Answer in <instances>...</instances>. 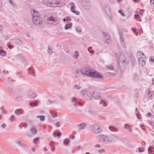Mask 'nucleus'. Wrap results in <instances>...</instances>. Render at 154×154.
Listing matches in <instances>:
<instances>
[{"mask_svg":"<svg viewBox=\"0 0 154 154\" xmlns=\"http://www.w3.org/2000/svg\"><path fill=\"white\" fill-rule=\"evenodd\" d=\"M0 54L1 56H5V51L3 50H0Z\"/></svg>","mask_w":154,"mask_h":154,"instance_id":"a878e982","label":"nucleus"},{"mask_svg":"<svg viewBox=\"0 0 154 154\" xmlns=\"http://www.w3.org/2000/svg\"><path fill=\"white\" fill-rule=\"evenodd\" d=\"M76 30L77 31V32H82L81 29L78 28H76Z\"/></svg>","mask_w":154,"mask_h":154,"instance_id":"ea45409f","label":"nucleus"},{"mask_svg":"<svg viewBox=\"0 0 154 154\" xmlns=\"http://www.w3.org/2000/svg\"><path fill=\"white\" fill-rule=\"evenodd\" d=\"M135 113L136 115H137L139 113V111L137 108H136V109Z\"/></svg>","mask_w":154,"mask_h":154,"instance_id":"37998d69","label":"nucleus"},{"mask_svg":"<svg viewBox=\"0 0 154 154\" xmlns=\"http://www.w3.org/2000/svg\"><path fill=\"white\" fill-rule=\"evenodd\" d=\"M90 128L92 132L96 134L99 133L101 131V129L100 126L96 125H91Z\"/></svg>","mask_w":154,"mask_h":154,"instance_id":"20e7f679","label":"nucleus"},{"mask_svg":"<svg viewBox=\"0 0 154 154\" xmlns=\"http://www.w3.org/2000/svg\"><path fill=\"white\" fill-rule=\"evenodd\" d=\"M109 136L104 135H101L99 137V140L100 143L105 144L110 143Z\"/></svg>","mask_w":154,"mask_h":154,"instance_id":"7ed1b4c3","label":"nucleus"},{"mask_svg":"<svg viewBox=\"0 0 154 154\" xmlns=\"http://www.w3.org/2000/svg\"><path fill=\"white\" fill-rule=\"evenodd\" d=\"M80 147L79 146H78V147H76V146H74L73 147V149L74 150H76L79 147Z\"/></svg>","mask_w":154,"mask_h":154,"instance_id":"338daca9","label":"nucleus"},{"mask_svg":"<svg viewBox=\"0 0 154 154\" xmlns=\"http://www.w3.org/2000/svg\"><path fill=\"white\" fill-rule=\"evenodd\" d=\"M152 150H151V149L150 148H148V153L149 154H150L152 153Z\"/></svg>","mask_w":154,"mask_h":154,"instance_id":"a18cd8bd","label":"nucleus"},{"mask_svg":"<svg viewBox=\"0 0 154 154\" xmlns=\"http://www.w3.org/2000/svg\"><path fill=\"white\" fill-rule=\"evenodd\" d=\"M150 60L152 62L154 63V58L153 57H151Z\"/></svg>","mask_w":154,"mask_h":154,"instance_id":"680f3d73","label":"nucleus"},{"mask_svg":"<svg viewBox=\"0 0 154 154\" xmlns=\"http://www.w3.org/2000/svg\"><path fill=\"white\" fill-rule=\"evenodd\" d=\"M8 91L9 92H12V89L10 87L8 88Z\"/></svg>","mask_w":154,"mask_h":154,"instance_id":"79ce46f5","label":"nucleus"},{"mask_svg":"<svg viewBox=\"0 0 154 154\" xmlns=\"http://www.w3.org/2000/svg\"><path fill=\"white\" fill-rule=\"evenodd\" d=\"M8 47L10 49H11L12 48L13 46L11 44H9L8 45Z\"/></svg>","mask_w":154,"mask_h":154,"instance_id":"09e8293b","label":"nucleus"},{"mask_svg":"<svg viewBox=\"0 0 154 154\" xmlns=\"http://www.w3.org/2000/svg\"><path fill=\"white\" fill-rule=\"evenodd\" d=\"M36 117V118H39L40 120L42 121H43L45 120V116H38Z\"/></svg>","mask_w":154,"mask_h":154,"instance_id":"b1692460","label":"nucleus"},{"mask_svg":"<svg viewBox=\"0 0 154 154\" xmlns=\"http://www.w3.org/2000/svg\"><path fill=\"white\" fill-rule=\"evenodd\" d=\"M92 97L94 99L97 100H100L102 97L100 93L97 91H95L94 92L92 95Z\"/></svg>","mask_w":154,"mask_h":154,"instance_id":"0eeeda50","label":"nucleus"},{"mask_svg":"<svg viewBox=\"0 0 154 154\" xmlns=\"http://www.w3.org/2000/svg\"><path fill=\"white\" fill-rule=\"evenodd\" d=\"M107 68L109 69L110 70H112L113 69V66L112 65H107L106 66Z\"/></svg>","mask_w":154,"mask_h":154,"instance_id":"f704fd0d","label":"nucleus"},{"mask_svg":"<svg viewBox=\"0 0 154 154\" xmlns=\"http://www.w3.org/2000/svg\"><path fill=\"white\" fill-rule=\"evenodd\" d=\"M45 22L51 24H57L58 23L57 17H54L50 14H47L44 17Z\"/></svg>","mask_w":154,"mask_h":154,"instance_id":"f03ea898","label":"nucleus"},{"mask_svg":"<svg viewBox=\"0 0 154 154\" xmlns=\"http://www.w3.org/2000/svg\"><path fill=\"white\" fill-rule=\"evenodd\" d=\"M72 100L73 102H77L78 101L77 98H73L72 99Z\"/></svg>","mask_w":154,"mask_h":154,"instance_id":"8fccbe9b","label":"nucleus"},{"mask_svg":"<svg viewBox=\"0 0 154 154\" xmlns=\"http://www.w3.org/2000/svg\"><path fill=\"white\" fill-rule=\"evenodd\" d=\"M51 4L53 5H55L56 6H51L52 7H59L62 6V3L60 2L59 0H57L55 2L54 1L53 2H51Z\"/></svg>","mask_w":154,"mask_h":154,"instance_id":"dca6fc26","label":"nucleus"},{"mask_svg":"<svg viewBox=\"0 0 154 154\" xmlns=\"http://www.w3.org/2000/svg\"><path fill=\"white\" fill-rule=\"evenodd\" d=\"M49 0H43L42 3L44 5H46L47 6H56V5H53L51 4V2H48Z\"/></svg>","mask_w":154,"mask_h":154,"instance_id":"a211bd4d","label":"nucleus"},{"mask_svg":"<svg viewBox=\"0 0 154 154\" xmlns=\"http://www.w3.org/2000/svg\"><path fill=\"white\" fill-rule=\"evenodd\" d=\"M13 41V42L16 43L17 45H21L23 43V42L21 40L18 39L16 37L14 38Z\"/></svg>","mask_w":154,"mask_h":154,"instance_id":"2eb2a0df","label":"nucleus"},{"mask_svg":"<svg viewBox=\"0 0 154 154\" xmlns=\"http://www.w3.org/2000/svg\"><path fill=\"white\" fill-rule=\"evenodd\" d=\"M15 113L16 114H20L22 113V112L20 110L17 109L15 110Z\"/></svg>","mask_w":154,"mask_h":154,"instance_id":"bb28decb","label":"nucleus"},{"mask_svg":"<svg viewBox=\"0 0 154 154\" xmlns=\"http://www.w3.org/2000/svg\"><path fill=\"white\" fill-rule=\"evenodd\" d=\"M139 151L140 152H141L143 151V149L141 147H140L139 148Z\"/></svg>","mask_w":154,"mask_h":154,"instance_id":"a19ab883","label":"nucleus"},{"mask_svg":"<svg viewBox=\"0 0 154 154\" xmlns=\"http://www.w3.org/2000/svg\"><path fill=\"white\" fill-rule=\"evenodd\" d=\"M141 16L138 14H135L134 15V17L137 19H138Z\"/></svg>","mask_w":154,"mask_h":154,"instance_id":"e433bc0d","label":"nucleus"},{"mask_svg":"<svg viewBox=\"0 0 154 154\" xmlns=\"http://www.w3.org/2000/svg\"><path fill=\"white\" fill-rule=\"evenodd\" d=\"M150 2L151 4L154 5V0H151Z\"/></svg>","mask_w":154,"mask_h":154,"instance_id":"bf43d9fd","label":"nucleus"},{"mask_svg":"<svg viewBox=\"0 0 154 154\" xmlns=\"http://www.w3.org/2000/svg\"><path fill=\"white\" fill-rule=\"evenodd\" d=\"M102 33L105 39V43L107 44H109L111 42V39L109 36L106 33L103 32Z\"/></svg>","mask_w":154,"mask_h":154,"instance_id":"9b49d317","label":"nucleus"},{"mask_svg":"<svg viewBox=\"0 0 154 154\" xmlns=\"http://www.w3.org/2000/svg\"><path fill=\"white\" fill-rule=\"evenodd\" d=\"M60 123L59 122H56V126L57 127H58L60 126Z\"/></svg>","mask_w":154,"mask_h":154,"instance_id":"864d4df0","label":"nucleus"},{"mask_svg":"<svg viewBox=\"0 0 154 154\" xmlns=\"http://www.w3.org/2000/svg\"><path fill=\"white\" fill-rule=\"evenodd\" d=\"M27 96L29 98L34 99L36 97V95L32 91H30L27 93Z\"/></svg>","mask_w":154,"mask_h":154,"instance_id":"f8f14e48","label":"nucleus"},{"mask_svg":"<svg viewBox=\"0 0 154 154\" xmlns=\"http://www.w3.org/2000/svg\"><path fill=\"white\" fill-rule=\"evenodd\" d=\"M74 88L75 89H77L78 90L80 88V87L78 86L77 85H74Z\"/></svg>","mask_w":154,"mask_h":154,"instance_id":"4c0bfd02","label":"nucleus"},{"mask_svg":"<svg viewBox=\"0 0 154 154\" xmlns=\"http://www.w3.org/2000/svg\"><path fill=\"white\" fill-rule=\"evenodd\" d=\"M71 20V17H66L63 19L64 21H69Z\"/></svg>","mask_w":154,"mask_h":154,"instance_id":"72a5a7b5","label":"nucleus"},{"mask_svg":"<svg viewBox=\"0 0 154 154\" xmlns=\"http://www.w3.org/2000/svg\"><path fill=\"white\" fill-rule=\"evenodd\" d=\"M38 103V102L37 101H35L34 103L31 102L30 103V105L31 106L33 107L35 105H37Z\"/></svg>","mask_w":154,"mask_h":154,"instance_id":"cd10ccee","label":"nucleus"},{"mask_svg":"<svg viewBox=\"0 0 154 154\" xmlns=\"http://www.w3.org/2000/svg\"><path fill=\"white\" fill-rule=\"evenodd\" d=\"M84 8L87 10L91 8V5L90 3L89 2L88 0H87L85 2L82 4Z\"/></svg>","mask_w":154,"mask_h":154,"instance_id":"ddd939ff","label":"nucleus"},{"mask_svg":"<svg viewBox=\"0 0 154 154\" xmlns=\"http://www.w3.org/2000/svg\"><path fill=\"white\" fill-rule=\"evenodd\" d=\"M138 78L139 77L137 75H133V79L134 80H138Z\"/></svg>","mask_w":154,"mask_h":154,"instance_id":"c9c22d12","label":"nucleus"},{"mask_svg":"<svg viewBox=\"0 0 154 154\" xmlns=\"http://www.w3.org/2000/svg\"><path fill=\"white\" fill-rule=\"evenodd\" d=\"M9 2L10 3H11L12 5H13L14 6V4L13 3L12 0H9Z\"/></svg>","mask_w":154,"mask_h":154,"instance_id":"c03bdc74","label":"nucleus"},{"mask_svg":"<svg viewBox=\"0 0 154 154\" xmlns=\"http://www.w3.org/2000/svg\"><path fill=\"white\" fill-rule=\"evenodd\" d=\"M137 30V29L135 28H134L132 29V31L133 32H135Z\"/></svg>","mask_w":154,"mask_h":154,"instance_id":"774afa93","label":"nucleus"},{"mask_svg":"<svg viewBox=\"0 0 154 154\" xmlns=\"http://www.w3.org/2000/svg\"><path fill=\"white\" fill-rule=\"evenodd\" d=\"M115 128L113 126H110L109 127V129L110 130L112 131L113 129H115Z\"/></svg>","mask_w":154,"mask_h":154,"instance_id":"58836bf2","label":"nucleus"},{"mask_svg":"<svg viewBox=\"0 0 154 154\" xmlns=\"http://www.w3.org/2000/svg\"><path fill=\"white\" fill-rule=\"evenodd\" d=\"M107 10H108V11H109V8L107 7H106L105 8V11L106 12V13H107Z\"/></svg>","mask_w":154,"mask_h":154,"instance_id":"69168bd1","label":"nucleus"},{"mask_svg":"<svg viewBox=\"0 0 154 154\" xmlns=\"http://www.w3.org/2000/svg\"><path fill=\"white\" fill-rule=\"evenodd\" d=\"M31 14L32 17V19L34 17L35 18L37 17L40 16L39 14L38 13L37 11L35 10L32 11H31Z\"/></svg>","mask_w":154,"mask_h":154,"instance_id":"f3484780","label":"nucleus"},{"mask_svg":"<svg viewBox=\"0 0 154 154\" xmlns=\"http://www.w3.org/2000/svg\"><path fill=\"white\" fill-rule=\"evenodd\" d=\"M126 63H122V62H119L118 64V66L120 69V70L123 71L125 69L126 66Z\"/></svg>","mask_w":154,"mask_h":154,"instance_id":"4468645a","label":"nucleus"},{"mask_svg":"<svg viewBox=\"0 0 154 154\" xmlns=\"http://www.w3.org/2000/svg\"><path fill=\"white\" fill-rule=\"evenodd\" d=\"M80 72L82 74L88 76L96 78H98L102 79H103V77L100 74L96 71H92L89 68H85L82 69L80 70Z\"/></svg>","mask_w":154,"mask_h":154,"instance_id":"f257e3e1","label":"nucleus"},{"mask_svg":"<svg viewBox=\"0 0 154 154\" xmlns=\"http://www.w3.org/2000/svg\"><path fill=\"white\" fill-rule=\"evenodd\" d=\"M69 139H67L65 140L64 141L63 143L65 145H66L69 142Z\"/></svg>","mask_w":154,"mask_h":154,"instance_id":"c756f323","label":"nucleus"},{"mask_svg":"<svg viewBox=\"0 0 154 154\" xmlns=\"http://www.w3.org/2000/svg\"><path fill=\"white\" fill-rule=\"evenodd\" d=\"M119 62H122V63H128L127 59L126 57L123 54H120L119 56Z\"/></svg>","mask_w":154,"mask_h":154,"instance_id":"6e6552de","label":"nucleus"},{"mask_svg":"<svg viewBox=\"0 0 154 154\" xmlns=\"http://www.w3.org/2000/svg\"><path fill=\"white\" fill-rule=\"evenodd\" d=\"M143 11L142 10H140V11H139L137 13L139 14H142V15H143Z\"/></svg>","mask_w":154,"mask_h":154,"instance_id":"4d7b16f0","label":"nucleus"},{"mask_svg":"<svg viewBox=\"0 0 154 154\" xmlns=\"http://www.w3.org/2000/svg\"><path fill=\"white\" fill-rule=\"evenodd\" d=\"M30 131L31 133L33 135H35L36 134L37 132L36 127L35 126H32L30 129Z\"/></svg>","mask_w":154,"mask_h":154,"instance_id":"aec40b11","label":"nucleus"},{"mask_svg":"<svg viewBox=\"0 0 154 154\" xmlns=\"http://www.w3.org/2000/svg\"><path fill=\"white\" fill-rule=\"evenodd\" d=\"M79 55V52L77 51H75L73 54V57L75 58V59H77L78 58Z\"/></svg>","mask_w":154,"mask_h":154,"instance_id":"5701e85b","label":"nucleus"},{"mask_svg":"<svg viewBox=\"0 0 154 154\" xmlns=\"http://www.w3.org/2000/svg\"><path fill=\"white\" fill-rule=\"evenodd\" d=\"M105 152V151L103 149H102V150H98V152L100 153H101V152Z\"/></svg>","mask_w":154,"mask_h":154,"instance_id":"6e6d98bb","label":"nucleus"},{"mask_svg":"<svg viewBox=\"0 0 154 154\" xmlns=\"http://www.w3.org/2000/svg\"><path fill=\"white\" fill-rule=\"evenodd\" d=\"M138 57V61L140 64L142 66H144L146 65V58L145 55L143 53L142 54V55L140 56L139 55Z\"/></svg>","mask_w":154,"mask_h":154,"instance_id":"39448f33","label":"nucleus"},{"mask_svg":"<svg viewBox=\"0 0 154 154\" xmlns=\"http://www.w3.org/2000/svg\"><path fill=\"white\" fill-rule=\"evenodd\" d=\"M120 43L122 45V46L124 48H125V42L124 41L122 40V41H120Z\"/></svg>","mask_w":154,"mask_h":154,"instance_id":"c85d7f7f","label":"nucleus"},{"mask_svg":"<svg viewBox=\"0 0 154 154\" xmlns=\"http://www.w3.org/2000/svg\"><path fill=\"white\" fill-rule=\"evenodd\" d=\"M15 118L14 116L13 115H12L11 116V119L12 122H13V120Z\"/></svg>","mask_w":154,"mask_h":154,"instance_id":"3c124183","label":"nucleus"},{"mask_svg":"<svg viewBox=\"0 0 154 154\" xmlns=\"http://www.w3.org/2000/svg\"><path fill=\"white\" fill-rule=\"evenodd\" d=\"M90 53L91 54V55L93 54L94 53V51L91 50L90 51Z\"/></svg>","mask_w":154,"mask_h":154,"instance_id":"0e129e2a","label":"nucleus"},{"mask_svg":"<svg viewBox=\"0 0 154 154\" xmlns=\"http://www.w3.org/2000/svg\"><path fill=\"white\" fill-rule=\"evenodd\" d=\"M29 73L30 74L32 75L34 73V72L32 70L30 69L29 70Z\"/></svg>","mask_w":154,"mask_h":154,"instance_id":"603ef678","label":"nucleus"},{"mask_svg":"<svg viewBox=\"0 0 154 154\" xmlns=\"http://www.w3.org/2000/svg\"><path fill=\"white\" fill-rule=\"evenodd\" d=\"M70 5L71 6L70 8L71 11L77 15H79V12L78 11H75L74 10L75 8L74 3L73 2H71L70 3Z\"/></svg>","mask_w":154,"mask_h":154,"instance_id":"9d476101","label":"nucleus"},{"mask_svg":"<svg viewBox=\"0 0 154 154\" xmlns=\"http://www.w3.org/2000/svg\"><path fill=\"white\" fill-rule=\"evenodd\" d=\"M2 126L3 128H4L6 127V125L5 123H3L2 125Z\"/></svg>","mask_w":154,"mask_h":154,"instance_id":"5fc2aeb1","label":"nucleus"},{"mask_svg":"<svg viewBox=\"0 0 154 154\" xmlns=\"http://www.w3.org/2000/svg\"><path fill=\"white\" fill-rule=\"evenodd\" d=\"M31 150L33 152H35V150H36V149L35 147H33V148H32L31 149Z\"/></svg>","mask_w":154,"mask_h":154,"instance_id":"e2e57ef3","label":"nucleus"},{"mask_svg":"<svg viewBox=\"0 0 154 154\" xmlns=\"http://www.w3.org/2000/svg\"><path fill=\"white\" fill-rule=\"evenodd\" d=\"M80 2H82V4H83L87 0H79Z\"/></svg>","mask_w":154,"mask_h":154,"instance_id":"49530a36","label":"nucleus"},{"mask_svg":"<svg viewBox=\"0 0 154 154\" xmlns=\"http://www.w3.org/2000/svg\"><path fill=\"white\" fill-rule=\"evenodd\" d=\"M124 127L126 129L129 130L131 129V126L129 125H125Z\"/></svg>","mask_w":154,"mask_h":154,"instance_id":"7c9ffc66","label":"nucleus"},{"mask_svg":"<svg viewBox=\"0 0 154 154\" xmlns=\"http://www.w3.org/2000/svg\"><path fill=\"white\" fill-rule=\"evenodd\" d=\"M109 140H110V143L112 141H115L118 139V137L116 136L115 135H111L109 136Z\"/></svg>","mask_w":154,"mask_h":154,"instance_id":"412c9836","label":"nucleus"},{"mask_svg":"<svg viewBox=\"0 0 154 154\" xmlns=\"http://www.w3.org/2000/svg\"><path fill=\"white\" fill-rule=\"evenodd\" d=\"M120 35V41H122V40L123 41L124 40V36L123 35H122V33H120L119 34Z\"/></svg>","mask_w":154,"mask_h":154,"instance_id":"2f4dec72","label":"nucleus"},{"mask_svg":"<svg viewBox=\"0 0 154 154\" xmlns=\"http://www.w3.org/2000/svg\"><path fill=\"white\" fill-rule=\"evenodd\" d=\"M72 26V23L71 22H69L65 25L64 28L66 29L67 30L71 28Z\"/></svg>","mask_w":154,"mask_h":154,"instance_id":"4be33fe9","label":"nucleus"},{"mask_svg":"<svg viewBox=\"0 0 154 154\" xmlns=\"http://www.w3.org/2000/svg\"><path fill=\"white\" fill-rule=\"evenodd\" d=\"M32 21L33 23L36 26H41L42 23V18L40 17H36L33 18Z\"/></svg>","mask_w":154,"mask_h":154,"instance_id":"423d86ee","label":"nucleus"},{"mask_svg":"<svg viewBox=\"0 0 154 154\" xmlns=\"http://www.w3.org/2000/svg\"><path fill=\"white\" fill-rule=\"evenodd\" d=\"M87 126V124L84 122L80 124L77 125V127L81 129H83L84 128Z\"/></svg>","mask_w":154,"mask_h":154,"instance_id":"6ab92c4d","label":"nucleus"},{"mask_svg":"<svg viewBox=\"0 0 154 154\" xmlns=\"http://www.w3.org/2000/svg\"><path fill=\"white\" fill-rule=\"evenodd\" d=\"M82 94L84 97L88 100H90L91 98V94L89 91H84L82 92Z\"/></svg>","mask_w":154,"mask_h":154,"instance_id":"1a4fd4ad","label":"nucleus"},{"mask_svg":"<svg viewBox=\"0 0 154 154\" xmlns=\"http://www.w3.org/2000/svg\"><path fill=\"white\" fill-rule=\"evenodd\" d=\"M54 143L53 142H52L50 143V146H52L53 145H54Z\"/></svg>","mask_w":154,"mask_h":154,"instance_id":"052dcab7","label":"nucleus"},{"mask_svg":"<svg viewBox=\"0 0 154 154\" xmlns=\"http://www.w3.org/2000/svg\"><path fill=\"white\" fill-rule=\"evenodd\" d=\"M61 135V133L60 132H59L58 133H54L53 134V135L55 137H56L57 136L60 137Z\"/></svg>","mask_w":154,"mask_h":154,"instance_id":"393cba45","label":"nucleus"},{"mask_svg":"<svg viewBox=\"0 0 154 154\" xmlns=\"http://www.w3.org/2000/svg\"><path fill=\"white\" fill-rule=\"evenodd\" d=\"M48 53L50 55H51L53 53L52 51V49H51V48H48Z\"/></svg>","mask_w":154,"mask_h":154,"instance_id":"473e14b6","label":"nucleus"},{"mask_svg":"<svg viewBox=\"0 0 154 154\" xmlns=\"http://www.w3.org/2000/svg\"><path fill=\"white\" fill-rule=\"evenodd\" d=\"M22 99V98L21 97H19L17 98V100L18 101H20Z\"/></svg>","mask_w":154,"mask_h":154,"instance_id":"de8ad7c7","label":"nucleus"},{"mask_svg":"<svg viewBox=\"0 0 154 154\" xmlns=\"http://www.w3.org/2000/svg\"><path fill=\"white\" fill-rule=\"evenodd\" d=\"M74 138H75V136L72 135H70L69 137V138L70 139H73Z\"/></svg>","mask_w":154,"mask_h":154,"instance_id":"13d9d810","label":"nucleus"}]
</instances>
